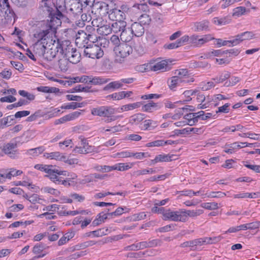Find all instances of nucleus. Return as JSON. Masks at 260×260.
Instances as JSON below:
<instances>
[{"mask_svg":"<svg viewBox=\"0 0 260 260\" xmlns=\"http://www.w3.org/2000/svg\"><path fill=\"white\" fill-rule=\"evenodd\" d=\"M184 217L182 214V209L177 211H173L168 209L165 213V216L162 219L165 220L184 222Z\"/></svg>","mask_w":260,"mask_h":260,"instance_id":"obj_9","label":"nucleus"},{"mask_svg":"<svg viewBox=\"0 0 260 260\" xmlns=\"http://www.w3.org/2000/svg\"><path fill=\"white\" fill-rule=\"evenodd\" d=\"M121 10L115 9L112 10L109 14L110 19H115L116 21H122L125 17V12L128 10L126 6L123 5L121 7Z\"/></svg>","mask_w":260,"mask_h":260,"instance_id":"obj_14","label":"nucleus"},{"mask_svg":"<svg viewBox=\"0 0 260 260\" xmlns=\"http://www.w3.org/2000/svg\"><path fill=\"white\" fill-rule=\"evenodd\" d=\"M117 112L116 109L112 106H103L93 108L91 110V114L93 116L106 117L105 122L109 123L122 117L121 115H115Z\"/></svg>","mask_w":260,"mask_h":260,"instance_id":"obj_3","label":"nucleus"},{"mask_svg":"<svg viewBox=\"0 0 260 260\" xmlns=\"http://www.w3.org/2000/svg\"><path fill=\"white\" fill-rule=\"evenodd\" d=\"M166 210L167 209H165L164 207H158L157 206H155L151 209V211L153 213L161 214L163 217L165 216V213Z\"/></svg>","mask_w":260,"mask_h":260,"instance_id":"obj_58","label":"nucleus"},{"mask_svg":"<svg viewBox=\"0 0 260 260\" xmlns=\"http://www.w3.org/2000/svg\"><path fill=\"white\" fill-rule=\"evenodd\" d=\"M61 23V22L58 18H53L50 24L45 22H40L37 24L34 33V37L37 40V42L33 45L34 51L36 53L43 54L46 49L51 50V39H48L45 45V41L48 38V35L50 32H54Z\"/></svg>","mask_w":260,"mask_h":260,"instance_id":"obj_1","label":"nucleus"},{"mask_svg":"<svg viewBox=\"0 0 260 260\" xmlns=\"http://www.w3.org/2000/svg\"><path fill=\"white\" fill-rule=\"evenodd\" d=\"M215 38L211 35V34H207L203 35L201 37V38H200L199 40V47L201 46L202 45H204L205 43H207V42H209L210 41L214 40Z\"/></svg>","mask_w":260,"mask_h":260,"instance_id":"obj_40","label":"nucleus"},{"mask_svg":"<svg viewBox=\"0 0 260 260\" xmlns=\"http://www.w3.org/2000/svg\"><path fill=\"white\" fill-rule=\"evenodd\" d=\"M113 51L115 54V61L121 63L123 59L132 52L133 49L131 46L126 43H121L120 46L113 47Z\"/></svg>","mask_w":260,"mask_h":260,"instance_id":"obj_7","label":"nucleus"},{"mask_svg":"<svg viewBox=\"0 0 260 260\" xmlns=\"http://www.w3.org/2000/svg\"><path fill=\"white\" fill-rule=\"evenodd\" d=\"M110 80L109 79H106L100 77H93L91 76L90 80L89 83L93 85H101L108 82Z\"/></svg>","mask_w":260,"mask_h":260,"instance_id":"obj_32","label":"nucleus"},{"mask_svg":"<svg viewBox=\"0 0 260 260\" xmlns=\"http://www.w3.org/2000/svg\"><path fill=\"white\" fill-rule=\"evenodd\" d=\"M157 107V104L151 102L144 105L142 107V110L144 112H152L154 110H156Z\"/></svg>","mask_w":260,"mask_h":260,"instance_id":"obj_37","label":"nucleus"},{"mask_svg":"<svg viewBox=\"0 0 260 260\" xmlns=\"http://www.w3.org/2000/svg\"><path fill=\"white\" fill-rule=\"evenodd\" d=\"M178 63L173 59H163L162 58H153L149 60L147 65H175Z\"/></svg>","mask_w":260,"mask_h":260,"instance_id":"obj_15","label":"nucleus"},{"mask_svg":"<svg viewBox=\"0 0 260 260\" xmlns=\"http://www.w3.org/2000/svg\"><path fill=\"white\" fill-rule=\"evenodd\" d=\"M209 21L207 20H203L201 22H197L194 23V27L195 30L197 31H201L206 30L209 27Z\"/></svg>","mask_w":260,"mask_h":260,"instance_id":"obj_28","label":"nucleus"},{"mask_svg":"<svg viewBox=\"0 0 260 260\" xmlns=\"http://www.w3.org/2000/svg\"><path fill=\"white\" fill-rule=\"evenodd\" d=\"M129 211V209L126 207H118L117 208L114 212H112L110 213L111 217L113 216H119L122 214L124 212H128Z\"/></svg>","mask_w":260,"mask_h":260,"instance_id":"obj_45","label":"nucleus"},{"mask_svg":"<svg viewBox=\"0 0 260 260\" xmlns=\"http://www.w3.org/2000/svg\"><path fill=\"white\" fill-rule=\"evenodd\" d=\"M44 150L45 149L44 148V147L43 146H40L37 148L28 149V150H27L26 153L28 155L35 156L42 153Z\"/></svg>","mask_w":260,"mask_h":260,"instance_id":"obj_39","label":"nucleus"},{"mask_svg":"<svg viewBox=\"0 0 260 260\" xmlns=\"http://www.w3.org/2000/svg\"><path fill=\"white\" fill-rule=\"evenodd\" d=\"M66 171H59L58 170L53 169L52 168L50 169V171H49L46 176L49 178L52 181L57 184V183L60 182L59 180L61 177H59V175H66Z\"/></svg>","mask_w":260,"mask_h":260,"instance_id":"obj_16","label":"nucleus"},{"mask_svg":"<svg viewBox=\"0 0 260 260\" xmlns=\"http://www.w3.org/2000/svg\"><path fill=\"white\" fill-rule=\"evenodd\" d=\"M82 103L72 102L66 105H63L61 107L62 109H75L77 108H81Z\"/></svg>","mask_w":260,"mask_h":260,"instance_id":"obj_42","label":"nucleus"},{"mask_svg":"<svg viewBox=\"0 0 260 260\" xmlns=\"http://www.w3.org/2000/svg\"><path fill=\"white\" fill-rule=\"evenodd\" d=\"M17 147V144L16 142L11 141L5 143L0 147V149L2 150L1 153H3V156L5 154L11 159H18L19 158L20 153Z\"/></svg>","mask_w":260,"mask_h":260,"instance_id":"obj_5","label":"nucleus"},{"mask_svg":"<svg viewBox=\"0 0 260 260\" xmlns=\"http://www.w3.org/2000/svg\"><path fill=\"white\" fill-rule=\"evenodd\" d=\"M37 90L44 93H57L59 91V89L56 87L44 86L38 87Z\"/></svg>","mask_w":260,"mask_h":260,"instance_id":"obj_31","label":"nucleus"},{"mask_svg":"<svg viewBox=\"0 0 260 260\" xmlns=\"http://www.w3.org/2000/svg\"><path fill=\"white\" fill-rule=\"evenodd\" d=\"M244 166L256 173H260V165H250L247 162H244Z\"/></svg>","mask_w":260,"mask_h":260,"instance_id":"obj_60","label":"nucleus"},{"mask_svg":"<svg viewBox=\"0 0 260 260\" xmlns=\"http://www.w3.org/2000/svg\"><path fill=\"white\" fill-rule=\"evenodd\" d=\"M44 191L50 194L54 195L56 197L59 196L60 192L58 190L50 187H46L44 188Z\"/></svg>","mask_w":260,"mask_h":260,"instance_id":"obj_56","label":"nucleus"},{"mask_svg":"<svg viewBox=\"0 0 260 260\" xmlns=\"http://www.w3.org/2000/svg\"><path fill=\"white\" fill-rule=\"evenodd\" d=\"M140 22L143 24H148L150 23L151 19L146 14H142L139 18Z\"/></svg>","mask_w":260,"mask_h":260,"instance_id":"obj_62","label":"nucleus"},{"mask_svg":"<svg viewBox=\"0 0 260 260\" xmlns=\"http://www.w3.org/2000/svg\"><path fill=\"white\" fill-rule=\"evenodd\" d=\"M133 92L131 91H120L117 93H114L112 94L108 95L113 100H120L123 98H129L133 94Z\"/></svg>","mask_w":260,"mask_h":260,"instance_id":"obj_24","label":"nucleus"},{"mask_svg":"<svg viewBox=\"0 0 260 260\" xmlns=\"http://www.w3.org/2000/svg\"><path fill=\"white\" fill-rule=\"evenodd\" d=\"M109 232V230L107 228H102L90 232V234H92L94 237H99L107 235Z\"/></svg>","mask_w":260,"mask_h":260,"instance_id":"obj_36","label":"nucleus"},{"mask_svg":"<svg viewBox=\"0 0 260 260\" xmlns=\"http://www.w3.org/2000/svg\"><path fill=\"white\" fill-rule=\"evenodd\" d=\"M110 43H111L114 47L120 46L121 43H120L119 37L116 35H113L110 39Z\"/></svg>","mask_w":260,"mask_h":260,"instance_id":"obj_64","label":"nucleus"},{"mask_svg":"<svg viewBox=\"0 0 260 260\" xmlns=\"http://www.w3.org/2000/svg\"><path fill=\"white\" fill-rule=\"evenodd\" d=\"M143 3L137 4L134 5L132 9L133 11L136 13H140L141 12H146L148 10V7L146 4V2H143Z\"/></svg>","mask_w":260,"mask_h":260,"instance_id":"obj_29","label":"nucleus"},{"mask_svg":"<svg viewBox=\"0 0 260 260\" xmlns=\"http://www.w3.org/2000/svg\"><path fill=\"white\" fill-rule=\"evenodd\" d=\"M164 146L163 140H158L149 142L146 144L147 147H159Z\"/></svg>","mask_w":260,"mask_h":260,"instance_id":"obj_59","label":"nucleus"},{"mask_svg":"<svg viewBox=\"0 0 260 260\" xmlns=\"http://www.w3.org/2000/svg\"><path fill=\"white\" fill-rule=\"evenodd\" d=\"M81 19L82 21L80 22L79 21L78 23H77V25L79 27H83L85 24V22H89L91 20V17L90 15H87L86 14H83L81 16Z\"/></svg>","mask_w":260,"mask_h":260,"instance_id":"obj_49","label":"nucleus"},{"mask_svg":"<svg viewBox=\"0 0 260 260\" xmlns=\"http://www.w3.org/2000/svg\"><path fill=\"white\" fill-rule=\"evenodd\" d=\"M80 145L82 147L83 150H86V153L91 152L93 150L92 146L89 145L86 140L84 139H81Z\"/></svg>","mask_w":260,"mask_h":260,"instance_id":"obj_43","label":"nucleus"},{"mask_svg":"<svg viewBox=\"0 0 260 260\" xmlns=\"http://www.w3.org/2000/svg\"><path fill=\"white\" fill-rule=\"evenodd\" d=\"M180 82L181 79H179L178 76H175L168 80V84L169 88L171 90H174V89L177 86L178 83Z\"/></svg>","mask_w":260,"mask_h":260,"instance_id":"obj_34","label":"nucleus"},{"mask_svg":"<svg viewBox=\"0 0 260 260\" xmlns=\"http://www.w3.org/2000/svg\"><path fill=\"white\" fill-rule=\"evenodd\" d=\"M53 168V166L52 165H42V164H37L35 165V168L41 171L45 172V173H47L49 172V171H50V169Z\"/></svg>","mask_w":260,"mask_h":260,"instance_id":"obj_48","label":"nucleus"},{"mask_svg":"<svg viewBox=\"0 0 260 260\" xmlns=\"http://www.w3.org/2000/svg\"><path fill=\"white\" fill-rule=\"evenodd\" d=\"M132 167L126 163H118L115 165V170L124 171Z\"/></svg>","mask_w":260,"mask_h":260,"instance_id":"obj_44","label":"nucleus"},{"mask_svg":"<svg viewBox=\"0 0 260 260\" xmlns=\"http://www.w3.org/2000/svg\"><path fill=\"white\" fill-rule=\"evenodd\" d=\"M44 156L47 158L55 159L56 160L61 161L65 158V155L62 154L59 152H52L50 153H45Z\"/></svg>","mask_w":260,"mask_h":260,"instance_id":"obj_26","label":"nucleus"},{"mask_svg":"<svg viewBox=\"0 0 260 260\" xmlns=\"http://www.w3.org/2000/svg\"><path fill=\"white\" fill-rule=\"evenodd\" d=\"M241 137H248L250 138V139L255 140H259L260 135L259 134H256L254 133H242L240 134L239 135Z\"/></svg>","mask_w":260,"mask_h":260,"instance_id":"obj_51","label":"nucleus"},{"mask_svg":"<svg viewBox=\"0 0 260 260\" xmlns=\"http://www.w3.org/2000/svg\"><path fill=\"white\" fill-rule=\"evenodd\" d=\"M202 207L209 210H215L218 208V204L215 202L205 203L202 204Z\"/></svg>","mask_w":260,"mask_h":260,"instance_id":"obj_50","label":"nucleus"},{"mask_svg":"<svg viewBox=\"0 0 260 260\" xmlns=\"http://www.w3.org/2000/svg\"><path fill=\"white\" fill-rule=\"evenodd\" d=\"M50 43L52 44L51 48V54L53 57H55L57 53L61 55H64L66 57L69 52L74 50L71 43L68 40L59 41L58 39L50 40Z\"/></svg>","mask_w":260,"mask_h":260,"instance_id":"obj_4","label":"nucleus"},{"mask_svg":"<svg viewBox=\"0 0 260 260\" xmlns=\"http://www.w3.org/2000/svg\"><path fill=\"white\" fill-rule=\"evenodd\" d=\"M255 34L252 31H245L236 36L232 40V46H236L244 41L255 38Z\"/></svg>","mask_w":260,"mask_h":260,"instance_id":"obj_13","label":"nucleus"},{"mask_svg":"<svg viewBox=\"0 0 260 260\" xmlns=\"http://www.w3.org/2000/svg\"><path fill=\"white\" fill-rule=\"evenodd\" d=\"M140 103L137 102L133 104H129L122 106L120 108L116 109L117 112H121L122 111H127L131 110L139 107Z\"/></svg>","mask_w":260,"mask_h":260,"instance_id":"obj_30","label":"nucleus"},{"mask_svg":"<svg viewBox=\"0 0 260 260\" xmlns=\"http://www.w3.org/2000/svg\"><path fill=\"white\" fill-rule=\"evenodd\" d=\"M96 40V43L101 48H107L108 47L110 44V42L109 41L107 40L105 38H101L100 37L98 39L96 37L94 36V38Z\"/></svg>","mask_w":260,"mask_h":260,"instance_id":"obj_38","label":"nucleus"},{"mask_svg":"<svg viewBox=\"0 0 260 260\" xmlns=\"http://www.w3.org/2000/svg\"><path fill=\"white\" fill-rule=\"evenodd\" d=\"M156 173V171L153 169H144L141 170H138L135 172V175L137 176H140L147 174H154Z\"/></svg>","mask_w":260,"mask_h":260,"instance_id":"obj_54","label":"nucleus"},{"mask_svg":"<svg viewBox=\"0 0 260 260\" xmlns=\"http://www.w3.org/2000/svg\"><path fill=\"white\" fill-rule=\"evenodd\" d=\"M171 69V66H135V68L136 71L141 73L153 71L159 73L170 71Z\"/></svg>","mask_w":260,"mask_h":260,"instance_id":"obj_12","label":"nucleus"},{"mask_svg":"<svg viewBox=\"0 0 260 260\" xmlns=\"http://www.w3.org/2000/svg\"><path fill=\"white\" fill-rule=\"evenodd\" d=\"M3 11L0 17V21L2 23H10L14 18L15 14L13 10L10 8L9 4L3 5V8H0Z\"/></svg>","mask_w":260,"mask_h":260,"instance_id":"obj_10","label":"nucleus"},{"mask_svg":"<svg viewBox=\"0 0 260 260\" xmlns=\"http://www.w3.org/2000/svg\"><path fill=\"white\" fill-rule=\"evenodd\" d=\"M203 213L202 209H197L195 210H186L182 209V214L184 215V222L187 221L188 216L193 217L200 215Z\"/></svg>","mask_w":260,"mask_h":260,"instance_id":"obj_23","label":"nucleus"},{"mask_svg":"<svg viewBox=\"0 0 260 260\" xmlns=\"http://www.w3.org/2000/svg\"><path fill=\"white\" fill-rule=\"evenodd\" d=\"M145 118V115L143 113H137L129 117V122L133 125L140 124Z\"/></svg>","mask_w":260,"mask_h":260,"instance_id":"obj_25","label":"nucleus"},{"mask_svg":"<svg viewBox=\"0 0 260 260\" xmlns=\"http://www.w3.org/2000/svg\"><path fill=\"white\" fill-rule=\"evenodd\" d=\"M70 197L73 199L78 202H82L85 200V197L77 193H72L70 194Z\"/></svg>","mask_w":260,"mask_h":260,"instance_id":"obj_61","label":"nucleus"},{"mask_svg":"<svg viewBox=\"0 0 260 260\" xmlns=\"http://www.w3.org/2000/svg\"><path fill=\"white\" fill-rule=\"evenodd\" d=\"M213 53H215V55H218L219 53L221 54V56L222 57L219 59L216 58V61L218 62L219 64L222 63H229L230 59L228 57H230L232 55L236 56L240 53V51L238 49H232L229 50H227L225 51L221 52L220 50H216Z\"/></svg>","mask_w":260,"mask_h":260,"instance_id":"obj_11","label":"nucleus"},{"mask_svg":"<svg viewBox=\"0 0 260 260\" xmlns=\"http://www.w3.org/2000/svg\"><path fill=\"white\" fill-rule=\"evenodd\" d=\"M28 104V102L27 101L23 99H20L17 103H15L13 104L9 105L7 106V109L9 110H11L13 109L14 108L20 107L23 105H26Z\"/></svg>","mask_w":260,"mask_h":260,"instance_id":"obj_41","label":"nucleus"},{"mask_svg":"<svg viewBox=\"0 0 260 260\" xmlns=\"http://www.w3.org/2000/svg\"><path fill=\"white\" fill-rule=\"evenodd\" d=\"M123 84L120 81H113L109 83L104 88V90H108L110 89H118L122 87Z\"/></svg>","mask_w":260,"mask_h":260,"instance_id":"obj_35","label":"nucleus"},{"mask_svg":"<svg viewBox=\"0 0 260 260\" xmlns=\"http://www.w3.org/2000/svg\"><path fill=\"white\" fill-rule=\"evenodd\" d=\"M134 36L141 37L144 32V28L142 24L138 22H134L130 28Z\"/></svg>","mask_w":260,"mask_h":260,"instance_id":"obj_17","label":"nucleus"},{"mask_svg":"<svg viewBox=\"0 0 260 260\" xmlns=\"http://www.w3.org/2000/svg\"><path fill=\"white\" fill-rule=\"evenodd\" d=\"M175 74L176 75V76H178V78L180 79L183 77L189 75V72L186 69H182L176 70Z\"/></svg>","mask_w":260,"mask_h":260,"instance_id":"obj_52","label":"nucleus"},{"mask_svg":"<svg viewBox=\"0 0 260 260\" xmlns=\"http://www.w3.org/2000/svg\"><path fill=\"white\" fill-rule=\"evenodd\" d=\"M133 36L134 35L131 28L129 27L126 28V27L121 32L120 35L121 40L124 42L130 41L132 39Z\"/></svg>","mask_w":260,"mask_h":260,"instance_id":"obj_21","label":"nucleus"},{"mask_svg":"<svg viewBox=\"0 0 260 260\" xmlns=\"http://www.w3.org/2000/svg\"><path fill=\"white\" fill-rule=\"evenodd\" d=\"M157 126V122L152 119L145 120L143 124L140 127L142 131H152Z\"/></svg>","mask_w":260,"mask_h":260,"instance_id":"obj_18","label":"nucleus"},{"mask_svg":"<svg viewBox=\"0 0 260 260\" xmlns=\"http://www.w3.org/2000/svg\"><path fill=\"white\" fill-rule=\"evenodd\" d=\"M92 35H87L83 30H79L76 35L75 43L79 48H85L89 41L93 43L95 39Z\"/></svg>","mask_w":260,"mask_h":260,"instance_id":"obj_8","label":"nucleus"},{"mask_svg":"<svg viewBox=\"0 0 260 260\" xmlns=\"http://www.w3.org/2000/svg\"><path fill=\"white\" fill-rule=\"evenodd\" d=\"M175 157L174 155H170V154H159L156 155L155 158L153 160H152V163L155 164L158 162H167L172 161L175 158L174 157Z\"/></svg>","mask_w":260,"mask_h":260,"instance_id":"obj_20","label":"nucleus"},{"mask_svg":"<svg viewBox=\"0 0 260 260\" xmlns=\"http://www.w3.org/2000/svg\"><path fill=\"white\" fill-rule=\"evenodd\" d=\"M43 3L49 14V19L47 21L42 22H45L50 24L51 19L53 18H58L61 22L60 18L62 16L61 11L65 8L64 0H43Z\"/></svg>","mask_w":260,"mask_h":260,"instance_id":"obj_2","label":"nucleus"},{"mask_svg":"<svg viewBox=\"0 0 260 260\" xmlns=\"http://www.w3.org/2000/svg\"><path fill=\"white\" fill-rule=\"evenodd\" d=\"M245 8L243 7H239L234 10L233 16L239 17L245 12Z\"/></svg>","mask_w":260,"mask_h":260,"instance_id":"obj_57","label":"nucleus"},{"mask_svg":"<svg viewBox=\"0 0 260 260\" xmlns=\"http://www.w3.org/2000/svg\"><path fill=\"white\" fill-rule=\"evenodd\" d=\"M96 31L101 35L107 36L111 33V26L105 21L100 28H96Z\"/></svg>","mask_w":260,"mask_h":260,"instance_id":"obj_27","label":"nucleus"},{"mask_svg":"<svg viewBox=\"0 0 260 260\" xmlns=\"http://www.w3.org/2000/svg\"><path fill=\"white\" fill-rule=\"evenodd\" d=\"M83 6L79 1H75L71 5V11L75 14L80 13L82 12Z\"/></svg>","mask_w":260,"mask_h":260,"instance_id":"obj_33","label":"nucleus"},{"mask_svg":"<svg viewBox=\"0 0 260 260\" xmlns=\"http://www.w3.org/2000/svg\"><path fill=\"white\" fill-rule=\"evenodd\" d=\"M66 57L69 62L72 64H76L80 60V55L76 49H75L73 51L69 52Z\"/></svg>","mask_w":260,"mask_h":260,"instance_id":"obj_22","label":"nucleus"},{"mask_svg":"<svg viewBox=\"0 0 260 260\" xmlns=\"http://www.w3.org/2000/svg\"><path fill=\"white\" fill-rule=\"evenodd\" d=\"M213 22L217 25L221 26L224 25L229 23L227 19L225 17L219 18L215 17L213 19Z\"/></svg>","mask_w":260,"mask_h":260,"instance_id":"obj_47","label":"nucleus"},{"mask_svg":"<svg viewBox=\"0 0 260 260\" xmlns=\"http://www.w3.org/2000/svg\"><path fill=\"white\" fill-rule=\"evenodd\" d=\"M105 21H104L102 17H98L96 19H94L92 22L91 24L94 27H97L100 28L102 25L105 23Z\"/></svg>","mask_w":260,"mask_h":260,"instance_id":"obj_53","label":"nucleus"},{"mask_svg":"<svg viewBox=\"0 0 260 260\" xmlns=\"http://www.w3.org/2000/svg\"><path fill=\"white\" fill-rule=\"evenodd\" d=\"M215 40V44L217 46V47H220L223 46H232V40L229 41H223L221 39H216Z\"/></svg>","mask_w":260,"mask_h":260,"instance_id":"obj_46","label":"nucleus"},{"mask_svg":"<svg viewBox=\"0 0 260 260\" xmlns=\"http://www.w3.org/2000/svg\"><path fill=\"white\" fill-rule=\"evenodd\" d=\"M229 77L230 74L229 73L225 72L224 74H222L219 76V77L214 78L213 80L215 81L216 83H220L228 79Z\"/></svg>","mask_w":260,"mask_h":260,"instance_id":"obj_63","label":"nucleus"},{"mask_svg":"<svg viewBox=\"0 0 260 260\" xmlns=\"http://www.w3.org/2000/svg\"><path fill=\"white\" fill-rule=\"evenodd\" d=\"M95 40L93 43L87 45L84 48V54L89 58L99 59L104 55V50L96 44Z\"/></svg>","mask_w":260,"mask_h":260,"instance_id":"obj_6","label":"nucleus"},{"mask_svg":"<svg viewBox=\"0 0 260 260\" xmlns=\"http://www.w3.org/2000/svg\"><path fill=\"white\" fill-rule=\"evenodd\" d=\"M147 215L145 212H140L138 214H135L132 216L133 221H139L146 218Z\"/></svg>","mask_w":260,"mask_h":260,"instance_id":"obj_55","label":"nucleus"},{"mask_svg":"<svg viewBox=\"0 0 260 260\" xmlns=\"http://www.w3.org/2000/svg\"><path fill=\"white\" fill-rule=\"evenodd\" d=\"M126 26V22L124 21H116L111 26V32L117 34L121 32Z\"/></svg>","mask_w":260,"mask_h":260,"instance_id":"obj_19","label":"nucleus"}]
</instances>
